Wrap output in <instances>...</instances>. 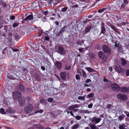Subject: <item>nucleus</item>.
Instances as JSON below:
<instances>
[{
	"label": "nucleus",
	"mask_w": 129,
	"mask_h": 129,
	"mask_svg": "<svg viewBox=\"0 0 129 129\" xmlns=\"http://www.w3.org/2000/svg\"><path fill=\"white\" fill-rule=\"evenodd\" d=\"M34 108L33 106L30 104H27L25 107V112L26 113L29 114L31 113Z\"/></svg>",
	"instance_id": "nucleus-1"
},
{
	"label": "nucleus",
	"mask_w": 129,
	"mask_h": 129,
	"mask_svg": "<svg viewBox=\"0 0 129 129\" xmlns=\"http://www.w3.org/2000/svg\"><path fill=\"white\" fill-rule=\"evenodd\" d=\"M102 49L103 51L107 55L110 54L111 53V50L110 47L107 45H104L102 46Z\"/></svg>",
	"instance_id": "nucleus-2"
},
{
	"label": "nucleus",
	"mask_w": 129,
	"mask_h": 129,
	"mask_svg": "<svg viewBox=\"0 0 129 129\" xmlns=\"http://www.w3.org/2000/svg\"><path fill=\"white\" fill-rule=\"evenodd\" d=\"M115 70L118 73L122 74L125 71L124 69L122 68L120 65H117L115 67Z\"/></svg>",
	"instance_id": "nucleus-3"
},
{
	"label": "nucleus",
	"mask_w": 129,
	"mask_h": 129,
	"mask_svg": "<svg viewBox=\"0 0 129 129\" xmlns=\"http://www.w3.org/2000/svg\"><path fill=\"white\" fill-rule=\"evenodd\" d=\"M112 90L115 91H119L120 90V87L116 83H113L111 85Z\"/></svg>",
	"instance_id": "nucleus-4"
},
{
	"label": "nucleus",
	"mask_w": 129,
	"mask_h": 129,
	"mask_svg": "<svg viewBox=\"0 0 129 129\" xmlns=\"http://www.w3.org/2000/svg\"><path fill=\"white\" fill-rule=\"evenodd\" d=\"M57 52L59 54L62 55L66 53V51L64 50L63 47L61 46L59 47Z\"/></svg>",
	"instance_id": "nucleus-5"
},
{
	"label": "nucleus",
	"mask_w": 129,
	"mask_h": 129,
	"mask_svg": "<svg viewBox=\"0 0 129 129\" xmlns=\"http://www.w3.org/2000/svg\"><path fill=\"white\" fill-rule=\"evenodd\" d=\"M128 3L127 1L125 0L124 1L123 3L121 5V7H120L119 5L118 4H116V7H118V9L119 10H121V8H124L126 6V4Z\"/></svg>",
	"instance_id": "nucleus-6"
},
{
	"label": "nucleus",
	"mask_w": 129,
	"mask_h": 129,
	"mask_svg": "<svg viewBox=\"0 0 129 129\" xmlns=\"http://www.w3.org/2000/svg\"><path fill=\"white\" fill-rule=\"evenodd\" d=\"M38 1H35L31 3L30 6V7L32 9H35L38 6Z\"/></svg>",
	"instance_id": "nucleus-7"
},
{
	"label": "nucleus",
	"mask_w": 129,
	"mask_h": 129,
	"mask_svg": "<svg viewBox=\"0 0 129 129\" xmlns=\"http://www.w3.org/2000/svg\"><path fill=\"white\" fill-rule=\"evenodd\" d=\"M55 66L58 69L61 68L62 64L61 62L58 61H56L54 63Z\"/></svg>",
	"instance_id": "nucleus-8"
},
{
	"label": "nucleus",
	"mask_w": 129,
	"mask_h": 129,
	"mask_svg": "<svg viewBox=\"0 0 129 129\" xmlns=\"http://www.w3.org/2000/svg\"><path fill=\"white\" fill-rule=\"evenodd\" d=\"M117 98L119 99H121L123 100H126L127 97L126 95H124L120 94L117 95Z\"/></svg>",
	"instance_id": "nucleus-9"
},
{
	"label": "nucleus",
	"mask_w": 129,
	"mask_h": 129,
	"mask_svg": "<svg viewBox=\"0 0 129 129\" xmlns=\"http://www.w3.org/2000/svg\"><path fill=\"white\" fill-rule=\"evenodd\" d=\"M98 54L100 58L102 60L104 59L105 57V55L103 51H100L99 52Z\"/></svg>",
	"instance_id": "nucleus-10"
},
{
	"label": "nucleus",
	"mask_w": 129,
	"mask_h": 129,
	"mask_svg": "<svg viewBox=\"0 0 129 129\" xmlns=\"http://www.w3.org/2000/svg\"><path fill=\"white\" fill-rule=\"evenodd\" d=\"M13 96L15 100L17 99L18 97H20L21 96V93L20 91H15L13 93Z\"/></svg>",
	"instance_id": "nucleus-11"
},
{
	"label": "nucleus",
	"mask_w": 129,
	"mask_h": 129,
	"mask_svg": "<svg viewBox=\"0 0 129 129\" xmlns=\"http://www.w3.org/2000/svg\"><path fill=\"white\" fill-rule=\"evenodd\" d=\"M18 101L20 103V105L21 106H22L25 104V98L18 99Z\"/></svg>",
	"instance_id": "nucleus-12"
},
{
	"label": "nucleus",
	"mask_w": 129,
	"mask_h": 129,
	"mask_svg": "<svg viewBox=\"0 0 129 129\" xmlns=\"http://www.w3.org/2000/svg\"><path fill=\"white\" fill-rule=\"evenodd\" d=\"M120 90L122 92L124 93L129 92V87H123L120 89Z\"/></svg>",
	"instance_id": "nucleus-13"
},
{
	"label": "nucleus",
	"mask_w": 129,
	"mask_h": 129,
	"mask_svg": "<svg viewBox=\"0 0 129 129\" xmlns=\"http://www.w3.org/2000/svg\"><path fill=\"white\" fill-rule=\"evenodd\" d=\"M79 107L78 105L75 104L70 106L68 108V109L70 110H73L75 108H78Z\"/></svg>",
	"instance_id": "nucleus-14"
},
{
	"label": "nucleus",
	"mask_w": 129,
	"mask_h": 129,
	"mask_svg": "<svg viewBox=\"0 0 129 129\" xmlns=\"http://www.w3.org/2000/svg\"><path fill=\"white\" fill-rule=\"evenodd\" d=\"M17 88L18 90L21 92L25 90V88L24 86L21 84H20L18 85Z\"/></svg>",
	"instance_id": "nucleus-15"
},
{
	"label": "nucleus",
	"mask_w": 129,
	"mask_h": 129,
	"mask_svg": "<svg viewBox=\"0 0 129 129\" xmlns=\"http://www.w3.org/2000/svg\"><path fill=\"white\" fill-rule=\"evenodd\" d=\"M60 76L62 80H64L66 77V73L65 72H62L60 74Z\"/></svg>",
	"instance_id": "nucleus-16"
},
{
	"label": "nucleus",
	"mask_w": 129,
	"mask_h": 129,
	"mask_svg": "<svg viewBox=\"0 0 129 129\" xmlns=\"http://www.w3.org/2000/svg\"><path fill=\"white\" fill-rule=\"evenodd\" d=\"M33 17L32 14H31L27 16L25 19V20L28 21L31 20Z\"/></svg>",
	"instance_id": "nucleus-17"
},
{
	"label": "nucleus",
	"mask_w": 129,
	"mask_h": 129,
	"mask_svg": "<svg viewBox=\"0 0 129 129\" xmlns=\"http://www.w3.org/2000/svg\"><path fill=\"white\" fill-rule=\"evenodd\" d=\"M7 113H13L15 112L14 110L12 108H9L6 110Z\"/></svg>",
	"instance_id": "nucleus-18"
},
{
	"label": "nucleus",
	"mask_w": 129,
	"mask_h": 129,
	"mask_svg": "<svg viewBox=\"0 0 129 129\" xmlns=\"http://www.w3.org/2000/svg\"><path fill=\"white\" fill-rule=\"evenodd\" d=\"M101 33L104 34L105 31V27H104V24H102L101 25Z\"/></svg>",
	"instance_id": "nucleus-19"
},
{
	"label": "nucleus",
	"mask_w": 129,
	"mask_h": 129,
	"mask_svg": "<svg viewBox=\"0 0 129 129\" xmlns=\"http://www.w3.org/2000/svg\"><path fill=\"white\" fill-rule=\"evenodd\" d=\"M91 28V26H88L86 27L84 32V34H86L89 32L90 31Z\"/></svg>",
	"instance_id": "nucleus-20"
},
{
	"label": "nucleus",
	"mask_w": 129,
	"mask_h": 129,
	"mask_svg": "<svg viewBox=\"0 0 129 129\" xmlns=\"http://www.w3.org/2000/svg\"><path fill=\"white\" fill-rule=\"evenodd\" d=\"M106 107L107 109L109 110L112 109H114V107L112 105L110 104H108L107 106Z\"/></svg>",
	"instance_id": "nucleus-21"
},
{
	"label": "nucleus",
	"mask_w": 129,
	"mask_h": 129,
	"mask_svg": "<svg viewBox=\"0 0 129 129\" xmlns=\"http://www.w3.org/2000/svg\"><path fill=\"white\" fill-rule=\"evenodd\" d=\"M71 66L69 64H66L64 67V69L66 70H69L71 69Z\"/></svg>",
	"instance_id": "nucleus-22"
},
{
	"label": "nucleus",
	"mask_w": 129,
	"mask_h": 129,
	"mask_svg": "<svg viewBox=\"0 0 129 129\" xmlns=\"http://www.w3.org/2000/svg\"><path fill=\"white\" fill-rule=\"evenodd\" d=\"M121 61L122 66H125L127 63L126 61L123 59H121Z\"/></svg>",
	"instance_id": "nucleus-23"
},
{
	"label": "nucleus",
	"mask_w": 129,
	"mask_h": 129,
	"mask_svg": "<svg viewBox=\"0 0 129 129\" xmlns=\"http://www.w3.org/2000/svg\"><path fill=\"white\" fill-rule=\"evenodd\" d=\"M85 69L89 72H94V70L90 67H86Z\"/></svg>",
	"instance_id": "nucleus-24"
},
{
	"label": "nucleus",
	"mask_w": 129,
	"mask_h": 129,
	"mask_svg": "<svg viewBox=\"0 0 129 129\" xmlns=\"http://www.w3.org/2000/svg\"><path fill=\"white\" fill-rule=\"evenodd\" d=\"M110 26L111 28L113 30L117 32L118 31V30L117 29L116 27L114 26L113 25L110 24Z\"/></svg>",
	"instance_id": "nucleus-25"
},
{
	"label": "nucleus",
	"mask_w": 129,
	"mask_h": 129,
	"mask_svg": "<svg viewBox=\"0 0 129 129\" xmlns=\"http://www.w3.org/2000/svg\"><path fill=\"white\" fill-rule=\"evenodd\" d=\"M90 127L91 129H99V128L96 127L95 125L92 124L90 125Z\"/></svg>",
	"instance_id": "nucleus-26"
},
{
	"label": "nucleus",
	"mask_w": 129,
	"mask_h": 129,
	"mask_svg": "<svg viewBox=\"0 0 129 129\" xmlns=\"http://www.w3.org/2000/svg\"><path fill=\"white\" fill-rule=\"evenodd\" d=\"M118 111L122 113V112H123L124 111V109L121 107H119L118 109Z\"/></svg>",
	"instance_id": "nucleus-27"
},
{
	"label": "nucleus",
	"mask_w": 129,
	"mask_h": 129,
	"mask_svg": "<svg viewBox=\"0 0 129 129\" xmlns=\"http://www.w3.org/2000/svg\"><path fill=\"white\" fill-rule=\"evenodd\" d=\"M0 113L3 114H6V113L5 111V110L2 108H1L0 109Z\"/></svg>",
	"instance_id": "nucleus-28"
},
{
	"label": "nucleus",
	"mask_w": 129,
	"mask_h": 129,
	"mask_svg": "<svg viewBox=\"0 0 129 129\" xmlns=\"http://www.w3.org/2000/svg\"><path fill=\"white\" fill-rule=\"evenodd\" d=\"M79 126V125L78 124H76L74 126L72 127L71 129H77L78 128Z\"/></svg>",
	"instance_id": "nucleus-29"
},
{
	"label": "nucleus",
	"mask_w": 129,
	"mask_h": 129,
	"mask_svg": "<svg viewBox=\"0 0 129 129\" xmlns=\"http://www.w3.org/2000/svg\"><path fill=\"white\" fill-rule=\"evenodd\" d=\"M87 98H93L94 97V94L92 93H91L87 95Z\"/></svg>",
	"instance_id": "nucleus-30"
},
{
	"label": "nucleus",
	"mask_w": 129,
	"mask_h": 129,
	"mask_svg": "<svg viewBox=\"0 0 129 129\" xmlns=\"http://www.w3.org/2000/svg\"><path fill=\"white\" fill-rule=\"evenodd\" d=\"M43 110H39L36 111L34 114L36 113H42L43 112Z\"/></svg>",
	"instance_id": "nucleus-31"
},
{
	"label": "nucleus",
	"mask_w": 129,
	"mask_h": 129,
	"mask_svg": "<svg viewBox=\"0 0 129 129\" xmlns=\"http://www.w3.org/2000/svg\"><path fill=\"white\" fill-rule=\"evenodd\" d=\"M101 119V118H97L96 117L95 122L96 123H98L100 121Z\"/></svg>",
	"instance_id": "nucleus-32"
},
{
	"label": "nucleus",
	"mask_w": 129,
	"mask_h": 129,
	"mask_svg": "<svg viewBox=\"0 0 129 129\" xmlns=\"http://www.w3.org/2000/svg\"><path fill=\"white\" fill-rule=\"evenodd\" d=\"M74 117H75L76 119L77 120H80L81 118V117L78 115L76 116H74Z\"/></svg>",
	"instance_id": "nucleus-33"
},
{
	"label": "nucleus",
	"mask_w": 129,
	"mask_h": 129,
	"mask_svg": "<svg viewBox=\"0 0 129 129\" xmlns=\"http://www.w3.org/2000/svg\"><path fill=\"white\" fill-rule=\"evenodd\" d=\"M8 27L7 26H5L4 28V33H7L8 30Z\"/></svg>",
	"instance_id": "nucleus-34"
},
{
	"label": "nucleus",
	"mask_w": 129,
	"mask_h": 129,
	"mask_svg": "<svg viewBox=\"0 0 129 129\" xmlns=\"http://www.w3.org/2000/svg\"><path fill=\"white\" fill-rule=\"evenodd\" d=\"M124 118V115L122 114L121 115L119 116L118 118L120 120H121L123 118Z\"/></svg>",
	"instance_id": "nucleus-35"
},
{
	"label": "nucleus",
	"mask_w": 129,
	"mask_h": 129,
	"mask_svg": "<svg viewBox=\"0 0 129 129\" xmlns=\"http://www.w3.org/2000/svg\"><path fill=\"white\" fill-rule=\"evenodd\" d=\"M82 75L83 76L86 77V73L83 70H82Z\"/></svg>",
	"instance_id": "nucleus-36"
},
{
	"label": "nucleus",
	"mask_w": 129,
	"mask_h": 129,
	"mask_svg": "<svg viewBox=\"0 0 129 129\" xmlns=\"http://www.w3.org/2000/svg\"><path fill=\"white\" fill-rule=\"evenodd\" d=\"M78 99L79 100H84L85 99V97L84 96H79L78 97Z\"/></svg>",
	"instance_id": "nucleus-37"
},
{
	"label": "nucleus",
	"mask_w": 129,
	"mask_h": 129,
	"mask_svg": "<svg viewBox=\"0 0 129 129\" xmlns=\"http://www.w3.org/2000/svg\"><path fill=\"white\" fill-rule=\"evenodd\" d=\"M96 118V117H93L92 118H91L90 119L91 121L92 122H95Z\"/></svg>",
	"instance_id": "nucleus-38"
},
{
	"label": "nucleus",
	"mask_w": 129,
	"mask_h": 129,
	"mask_svg": "<svg viewBox=\"0 0 129 129\" xmlns=\"http://www.w3.org/2000/svg\"><path fill=\"white\" fill-rule=\"evenodd\" d=\"M67 9V8L66 7H65L62 8L61 10V11L62 12H64L66 11Z\"/></svg>",
	"instance_id": "nucleus-39"
},
{
	"label": "nucleus",
	"mask_w": 129,
	"mask_h": 129,
	"mask_svg": "<svg viewBox=\"0 0 129 129\" xmlns=\"http://www.w3.org/2000/svg\"><path fill=\"white\" fill-rule=\"evenodd\" d=\"M75 77L76 79L78 80H79L80 79V77L79 75L77 74L75 75Z\"/></svg>",
	"instance_id": "nucleus-40"
},
{
	"label": "nucleus",
	"mask_w": 129,
	"mask_h": 129,
	"mask_svg": "<svg viewBox=\"0 0 129 129\" xmlns=\"http://www.w3.org/2000/svg\"><path fill=\"white\" fill-rule=\"evenodd\" d=\"M45 39L47 41L49 40V38L48 36L47 35L45 37Z\"/></svg>",
	"instance_id": "nucleus-41"
},
{
	"label": "nucleus",
	"mask_w": 129,
	"mask_h": 129,
	"mask_svg": "<svg viewBox=\"0 0 129 129\" xmlns=\"http://www.w3.org/2000/svg\"><path fill=\"white\" fill-rule=\"evenodd\" d=\"M18 25V24L17 23H14L13 24V26L14 27H15L17 26Z\"/></svg>",
	"instance_id": "nucleus-42"
},
{
	"label": "nucleus",
	"mask_w": 129,
	"mask_h": 129,
	"mask_svg": "<svg viewBox=\"0 0 129 129\" xmlns=\"http://www.w3.org/2000/svg\"><path fill=\"white\" fill-rule=\"evenodd\" d=\"M53 99L51 98H49L47 100L48 101L50 102H51L53 101Z\"/></svg>",
	"instance_id": "nucleus-43"
},
{
	"label": "nucleus",
	"mask_w": 129,
	"mask_h": 129,
	"mask_svg": "<svg viewBox=\"0 0 129 129\" xmlns=\"http://www.w3.org/2000/svg\"><path fill=\"white\" fill-rule=\"evenodd\" d=\"M95 57V55L94 54H93L91 57V59H93Z\"/></svg>",
	"instance_id": "nucleus-44"
},
{
	"label": "nucleus",
	"mask_w": 129,
	"mask_h": 129,
	"mask_svg": "<svg viewBox=\"0 0 129 129\" xmlns=\"http://www.w3.org/2000/svg\"><path fill=\"white\" fill-rule=\"evenodd\" d=\"M83 48H81L79 49L78 50L80 52H83Z\"/></svg>",
	"instance_id": "nucleus-45"
},
{
	"label": "nucleus",
	"mask_w": 129,
	"mask_h": 129,
	"mask_svg": "<svg viewBox=\"0 0 129 129\" xmlns=\"http://www.w3.org/2000/svg\"><path fill=\"white\" fill-rule=\"evenodd\" d=\"M125 73L126 76H129V70H127L126 71Z\"/></svg>",
	"instance_id": "nucleus-46"
},
{
	"label": "nucleus",
	"mask_w": 129,
	"mask_h": 129,
	"mask_svg": "<svg viewBox=\"0 0 129 129\" xmlns=\"http://www.w3.org/2000/svg\"><path fill=\"white\" fill-rule=\"evenodd\" d=\"M118 43L117 42H115V43L114 46L115 47H118Z\"/></svg>",
	"instance_id": "nucleus-47"
},
{
	"label": "nucleus",
	"mask_w": 129,
	"mask_h": 129,
	"mask_svg": "<svg viewBox=\"0 0 129 129\" xmlns=\"http://www.w3.org/2000/svg\"><path fill=\"white\" fill-rule=\"evenodd\" d=\"M93 106V104L92 103H91L90 104H89L88 106V107L89 108H92Z\"/></svg>",
	"instance_id": "nucleus-48"
},
{
	"label": "nucleus",
	"mask_w": 129,
	"mask_h": 129,
	"mask_svg": "<svg viewBox=\"0 0 129 129\" xmlns=\"http://www.w3.org/2000/svg\"><path fill=\"white\" fill-rule=\"evenodd\" d=\"M83 43V41H79L78 42V44L79 45L82 44Z\"/></svg>",
	"instance_id": "nucleus-49"
},
{
	"label": "nucleus",
	"mask_w": 129,
	"mask_h": 129,
	"mask_svg": "<svg viewBox=\"0 0 129 129\" xmlns=\"http://www.w3.org/2000/svg\"><path fill=\"white\" fill-rule=\"evenodd\" d=\"M119 129H124V127L122 125H120L119 126Z\"/></svg>",
	"instance_id": "nucleus-50"
},
{
	"label": "nucleus",
	"mask_w": 129,
	"mask_h": 129,
	"mask_svg": "<svg viewBox=\"0 0 129 129\" xmlns=\"http://www.w3.org/2000/svg\"><path fill=\"white\" fill-rule=\"evenodd\" d=\"M124 113L126 114L127 116V117H129V113H128V112L126 111H124Z\"/></svg>",
	"instance_id": "nucleus-51"
},
{
	"label": "nucleus",
	"mask_w": 129,
	"mask_h": 129,
	"mask_svg": "<svg viewBox=\"0 0 129 129\" xmlns=\"http://www.w3.org/2000/svg\"><path fill=\"white\" fill-rule=\"evenodd\" d=\"M11 49L14 52H17L19 51V50L17 49H14L12 48H11Z\"/></svg>",
	"instance_id": "nucleus-52"
},
{
	"label": "nucleus",
	"mask_w": 129,
	"mask_h": 129,
	"mask_svg": "<svg viewBox=\"0 0 129 129\" xmlns=\"http://www.w3.org/2000/svg\"><path fill=\"white\" fill-rule=\"evenodd\" d=\"M71 111V110H70L68 109V108L66 110L68 114H69V113H70Z\"/></svg>",
	"instance_id": "nucleus-53"
},
{
	"label": "nucleus",
	"mask_w": 129,
	"mask_h": 129,
	"mask_svg": "<svg viewBox=\"0 0 129 129\" xmlns=\"http://www.w3.org/2000/svg\"><path fill=\"white\" fill-rule=\"evenodd\" d=\"M103 81L104 82H107L108 81V80L106 78L105 76H104V79Z\"/></svg>",
	"instance_id": "nucleus-54"
},
{
	"label": "nucleus",
	"mask_w": 129,
	"mask_h": 129,
	"mask_svg": "<svg viewBox=\"0 0 129 129\" xmlns=\"http://www.w3.org/2000/svg\"><path fill=\"white\" fill-rule=\"evenodd\" d=\"M91 80L90 79H88L86 80V83H88L90 81H91Z\"/></svg>",
	"instance_id": "nucleus-55"
},
{
	"label": "nucleus",
	"mask_w": 129,
	"mask_h": 129,
	"mask_svg": "<svg viewBox=\"0 0 129 129\" xmlns=\"http://www.w3.org/2000/svg\"><path fill=\"white\" fill-rule=\"evenodd\" d=\"M14 36L16 38L18 39L19 38V37L17 34H14Z\"/></svg>",
	"instance_id": "nucleus-56"
},
{
	"label": "nucleus",
	"mask_w": 129,
	"mask_h": 129,
	"mask_svg": "<svg viewBox=\"0 0 129 129\" xmlns=\"http://www.w3.org/2000/svg\"><path fill=\"white\" fill-rule=\"evenodd\" d=\"M15 19V16H11L10 18V19L11 20H14Z\"/></svg>",
	"instance_id": "nucleus-57"
},
{
	"label": "nucleus",
	"mask_w": 129,
	"mask_h": 129,
	"mask_svg": "<svg viewBox=\"0 0 129 129\" xmlns=\"http://www.w3.org/2000/svg\"><path fill=\"white\" fill-rule=\"evenodd\" d=\"M48 13V11H46L43 12V14L45 15H47Z\"/></svg>",
	"instance_id": "nucleus-58"
},
{
	"label": "nucleus",
	"mask_w": 129,
	"mask_h": 129,
	"mask_svg": "<svg viewBox=\"0 0 129 129\" xmlns=\"http://www.w3.org/2000/svg\"><path fill=\"white\" fill-rule=\"evenodd\" d=\"M47 1L49 2V4H51L52 3L53 0H47Z\"/></svg>",
	"instance_id": "nucleus-59"
},
{
	"label": "nucleus",
	"mask_w": 129,
	"mask_h": 129,
	"mask_svg": "<svg viewBox=\"0 0 129 129\" xmlns=\"http://www.w3.org/2000/svg\"><path fill=\"white\" fill-rule=\"evenodd\" d=\"M41 68L43 71H44L45 70V67L43 66L41 67Z\"/></svg>",
	"instance_id": "nucleus-60"
},
{
	"label": "nucleus",
	"mask_w": 129,
	"mask_h": 129,
	"mask_svg": "<svg viewBox=\"0 0 129 129\" xmlns=\"http://www.w3.org/2000/svg\"><path fill=\"white\" fill-rule=\"evenodd\" d=\"M70 113L71 114V115L72 116H73V117H74V115L73 114V113L72 111H71V110L70 111Z\"/></svg>",
	"instance_id": "nucleus-61"
},
{
	"label": "nucleus",
	"mask_w": 129,
	"mask_h": 129,
	"mask_svg": "<svg viewBox=\"0 0 129 129\" xmlns=\"http://www.w3.org/2000/svg\"><path fill=\"white\" fill-rule=\"evenodd\" d=\"M77 71L78 73V74H81V71H80V70H79V69H78Z\"/></svg>",
	"instance_id": "nucleus-62"
},
{
	"label": "nucleus",
	"mask_w": 129,
	"mask_h": 129,
	"mask_svg": "<svg viewBox=\"0 0 129 129\" xmlns=\"http://www.w3.org/2000/svg\"><path fill=\"white\" fill-rule=\"evenodd\" d=\"M8 77L10 79H13V78L12 77V76H9Z\"/></svg>",
	"instance_id": "nucleus-63"
},
{
	"label": "nucleus",
	"mask_w": 129,
	"mask_h": 129,
	"mask_svg": "<svg viewBox=\"0 0 129 129\" xmlns=\"http://www.w3.org/2000/svg\"><path fill=\"white\" fill-rule=\"evenodd\" d=\"M102 12H103V11H102V9L99 10L98 11V12L99 13H101Z\"/></svg>",
	"instance_id": "nucleus-64"
}]
</instances>
